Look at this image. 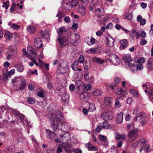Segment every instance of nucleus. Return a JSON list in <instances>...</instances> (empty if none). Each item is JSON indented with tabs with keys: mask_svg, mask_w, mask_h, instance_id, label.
I'll use <instances>...</instances> for the list:
<instances>
[{
	"mask_svg": "<svg viewBox=\"0 0 153 153\" xmlns=\"http://www.w3.org/2000/svg\"><path fill=\"white\" fill-rule=\"evenodd\" d=\"M55 115V118L53 115L51 116L50 122L51 125L52 126L53 130L55 131L58 128L59 122L62 120L63 117L61 112L59 111L56 112Z\"/></svg>",
	"mask_w": 153,
	"mask_h": 153,
	"instance_id": "obj_1",
	"label": "nucleus"
},
{
	"mask_svg": "<svg viewBox=\"0 0 153 153\" xmlns=\"http://www.w3.org/2000/svg\"><path fill=\"white\" fill-rule=\"evenodd\" d=\"M9 51L7 57V60H9L11 57L15 56L17 54V47L16 46H12L8 48Z\"/></svg>",
	"mask_w": 153,
	"mask_h": 153,
	"instance_id": "obj_2",
	"label": "nucleus"
},
{
	"mask_svg": "<svg viewBox=\"0 0 153 153\" xmlns=\"http://www.w3.org/2000/svg\"><path fill=\"white\" fill-rule=\"evenodd\" d=\"M134 119L135 121H140L142 126L146 123L145 115L140 113L136 114V116Z\"/></svg>",
	"mask_w": 153,
	"mask_h": 153,
	"instance_id": "obj_3",
	"label": "nucleus"
},
{
	"mask_svg": "<svg viewBox=\"0 0 153 153\" xmlns=\"http://www.w3.org/2000/svg\"><path fill=\"white\" fill-rule=\"evenodd\" d=\"M113 117V113L110 111L103 112L101 114V117L105 121L111 119Z\"/></svg>",
	"mask_w": 153,
	"mask_h": 153,
	"instance_id": "obj_4",
	"label": "nucleus"
},
{
	"mask_svg": "<svg viewBox=\"0 0 153 153\" xmlns=\"http://www.w3.org/2000/svg\"><path fill=\"white\" fill-rule=\"evenodd\" d=\"M109 59L115 65H118L119 63L120 59L118 57L114 54H111Z\"/></svg>",
	"mask_w": 153,
	"mask_h": 153,
	"instance_id": "obj_5",
	"label": "nucleus"
},
{
	"mask_svg": "<svg viewBox=\"0 0 153 153\" xmlns=\"http://www.w3.org/2000/svg\"><path fill=\"white\" fill-rule=\"evenodd\" d=\"M57 40L60 44L63 46H65L68 44V42L66 37H62L61 36L57 37Z\"/></svg>",
	"mask_w": 153,
	"mask_h": 153,
	"instance_id": "obj_6",
	"label": "nucleus"
},
{
	"mask_svg": "<svg viewBox=\"0 0 153 153\" xmlns=\"http://www.w3.org/2000/svg\"><path fill=\"white\" fill-rule=\"evenodd\" d=\"M57 68V73L61 74H65L69 71V69L68 67H63L59 68Z\"/></svg>",
	"mask_w": 153,
	"mask_h": 153,
	"instance_id": "obj_7",
	"label": "nucleus"
},
{
	"mask_svg": "<svg viewBox=\"0 0 153 153\" xmlns=\"http://www.w3.org/2000/svg\"><path fill=\"white\" fill-rule=\"evenodd\" d=\"M63 8L66 10H68L71 8L70 3L68 0H64L62 4Z\"/></svg>",
	"mask_w": 153,
	"mask_h": 153,
	"instance_id": "obj_8",
	"label": "nucleus"
},
{
	"mask_svg": "<svg viewBox=\"0 0 153 153\" xmlns=\"http://www.w3.org/2000/svg\"><path fill=\"white\" fill-rule=\"evenodd\" d=\"M90 97V94L88 92L86 91L82 93L80 96L81 99L84 101L88 100Z\"/></svg>",
	"mask_w": 153,
	"mask_h": 153,
	"instance_id": "obj_9",
	"label": "nucleus"
},
{
	"mask_svg": "<svg viewBox=\"0 0 153 153\" xmlns=\"http://www.w3.org/2000/svg\"><path fill=\"white\" fill-rule=\"evenodd\" d=\"M136 62L135 61H131V63L128 64V66L131 70L133 72H134L137 71V67L135 64Z\"/></svg>",
	"mask_w": 153,
	"mask_h": 153,
	"instance_id": "obj_10",
	"label": "nucleus"
},
{
	"mask_svg": "<svg viewBox=\"0 0 153 153\" xmlns=\"http://www.w3.org/2000/svg\"><path fill=\"white\" fill-rule=\"evenodd\" d=\"M132 125H128V131L129 133V134H137V133H139V131L137 129H131V127L132 128L134 126L133 124Z\"/></svg>",
	"mask_w": 153,
	"mask_h": 153,
	"instance_id": "obj_11",
	"label": "nucleus"
},
{
	"mask_svg": "<svg viewBox=\"0 0 153 153\" xmlns=\"http://www.w3.org/2000/svg\"><path fill=\"white\" fill-rule=\"evenodd\" d=\"M34 43V46L37 48H41L42 45V40L40 38H37L35 39Z\"/></svg>",
	"mask_w": 153,
	"mask_h": 153,
	"instance_id": "obj_12",
	"label": "nucleus"
},
{
	"mask_svg": "<svg viewBox=\"0 0 153 153\" xmlns=\"http://www.w3.org/2000/svg\"><path fill=\"white\" fill-rule=\"evenodd\" d=\"M129 35L131 38L132 39H134V37H136V39H138L140 36V33L139 32H137L136 30H133L131 33L129 34Z\"/></svg>",
	"mask_w": 153,
	"mask_h": 153,
	"instance_id": "obj_13",
	"label": "nucleus"
},
{
	"mask_svg": "<svg viewBox=\"0 0 153 153\" xmlns=\"http://www.w3.org/2000/svg\"><path fill=\"white\" fill-rule=\"evenodd\" d=\"M61 130L65 131L67 129H69L70 128L69 124L67 123L62 122L61 123Z\"/></svg>",
	"mask_w": 153,
	"mask_h": 153,
	"instance_id": "obj_14",
	"label": "nucleus"
},
{
	"mask_svg": "<svg viewBox=\"0 0 153 153\" xmlns=\"http://www.w3.org/2000/svg\"><path fill=\"white\" fill-rule=\"evenodd\" d=\"M65 15V13L63 11L61 10L59 11L58 13L56 15V17H58V21L59 22V23L62 21V19Z\"/></svg>",
	"mask_w": 153,
	"mask_h": 153,
	"instance_id": "obj_15",
	"label": "nucleus"
},
{
	"mask_svg": "<svg viewBox=\"0 0 153 153\" xmlns=\"http://www.w3.org/2000/svg\"><path fill=\"white\" fill-rule=\"evenodd\" d=\"M121 45L120 48L121 50H123L127 47L128 45V42L127 39H123L120 41Z\"/></svg>",
	"mask_w": 153,
	"mask_h": 153,
	"instance_id": "obj_16",
	"label": "nucleus"
},
{
	"mask_svg": "<svg viewBox=\"0 0 153 153\" xmlns=\"http://www.w3.org/2000/svg\"><path fill=\"white\" fill-rule=\"evenodd\" d=\"M147 67L149 71H150L153 69V59H149L147 62Z\"/></svg>",
	"mask_w": 153,
	"mask_h": 153,
	"instance_id": "obj_17",
	"label": "nucleus"
},
{
	"mask_svg": "<svg viewBox=\"0 0 153 153\" xmlns=\"http://www.w3.org/2000/svg\"><path fill=\"white\" fill-rule=\"evenodd\" d=\"M105 42L107 45L110 47H112L114 45V39L111 37H106Z\"/></svg>",
	"mask_w": 153,
	"mask_h": 153,
	"instance_id": "obj_18",
	"label": "nucleus"
},
{
	"mask_svg": "<svg viewBox=\"0 0 153 153\" xmlns=\"http://www.w3.org/2000/svg\"><path fill=\"white\" fill-rule=\"evenodd\" d=\"M56 91L60 95H62L63 93H65L66 92V88L64 87H57L56 89Z\"/></svg>",
	"mask_w": 153,
	"mask_h": 153,
	"instance_id": "obj_19",
	"label": "nucleus"
},
{
	"mask_svg": "<svg viewBox=\"0 0 153 153\" xmlns=\"http://www.w3.org/2000/svg\"><path fill=\"white\" fill-rule=\"evenodd\" d=\"M18 80L21 81V83L20 85L19 88L21 90L24 89L26 86L25 80L22 78L18 79Z\"/></svg>",
	"mask_w": 153,
	"mask_h": 153,
	"instance_id": "obj_20",
	"label": "nucleus"
},
{
	"mask_svg": "<svg viewBox=\"0 0 153 153\" xmlns=\"http://www.w3.org/2000/svg\"><path fill=\"white\" fill-rule=\"evenodd\" d=\"M85 146L90 151H97L98 150L97 147L94 146H92L91 144L90 143L86 144Z\"/></svg>",
	"mask_w": 153,
	"mask_h": 153,
	"instance_id": "obj_21",
	"label": "nucleus"
},
{
	"mask_svg": "<svg viewBox=\"0 0 153 153\" xmlns=\"http://www.w3.org/2000/svg\"><path fill=\"white\" fill-rule=\"evenodd\" d=\"M123 119V113L120 112L118 114L117 116V122L118 123H121Z\"/></svg>",
	"mask_w": 153,
	"mask_h": 153,
	"instance_id": "obj_22",
	"label": "nucleus"
},
{
	"mask_svg": "<svg viewBox=\"0 0 153 153\" xmlns=\"http://www.w3.org/2000/svg\"><path fill=\"white\" fill-rule=\"evenodd\" d=\"M69 96L66 92L62 94V99L63 101L67 103L69 101Z\"/></svg>",
	"mask_w": 153,
	"mask_h": 153,
	"instance_id": "obj_23",
	"label": "nucleus"
},
{
	"mask_svg": "<svg viewBox=\"0 0 153 153\" xmlns=\"http://www.w3.org/2000/svg\"><path fill=\"white\" fill-rule=\"evenodd\" d=\"M92 60L93 62L99 64H102L104 62V61L100 58L96 57H92Z\"/></svg>",
	"mask_w": 153,
	"mask_h": 153,
	"instance_id": "obj_24",
	"label": "nucleus"
},
{
	"mask_svg": "<svg viewBox=\"0 0 153 153\" xmlns=\"http://www.w3.org/2000/svg\"><path fill=\"white\" fill-rule=\"evenodd\" d=\"M149 145H146L142 147L140 150V153H147L149 150Z\"/></svg>",
	"mask_w": 153,
	"mask_h": 153,
	"instance_id": "obj_25",
	"label": "nucleus"
},
{
	"mask_svg": "<svg viewBox=\"0 0 153 153\" xmlns=\"http://www.w3.org/2000/svg\"><path fill=\"white\" fill-rule=\"evenodd\" d=\"M15 67L17 69V71L19 72H22L23 71V67L21 63L16 64L15 66Z\"/></svg>",
	"mask_w": 153,
	"mask_h": 153,
	"instance_id": "obj_26",
	"label": "nucleus"
},
{
	"mask_svg": "<svg viewBox=\"0 0 153 153\" xmlns=\"http://www.w3.org/2000/svg\"><path fill=\"white\" fill-rule=\"evenodd\" d=\"M123 60L126 63H128V64L130 63L131 61H134V60H131V57L128 55H127L124 56Z\"/></svg>",
	"mask_w": 153,
	"mask_h": 153,
	"instance_id": "obj_27",
	"label": "nucleus"
},
{
	"mask_svg": "<svg viewBox=\"0 0 153 153\" xmlns=\"http://www.w3.org/2000/svg\"><path fill=\"white\" fill-rule=\"evenodd\" d=\"M27 29L30 33L33 34L35 32L36 28L34 26L30 25L27 27Z\"/></svg>",
	"mask_w": 153,
	"mask_h": 153,
	"instance_id": "obj_28",
	"label": "nucleus"
},
{
	"mask_svg": "<svg viewBox=\"0 0 153 153\" xmlns=\"http://www.w3.org/2000/svg\"><path fill=\"white\" fill-rule=\"evenodd\" d=\"M66 29L64 27L59 28L57 30V33L59 35H61L63 33L66 32Z\"/></svg>",
	"mask_w": 153,
	"mask_h": 153,
	"instance_id": "obj_29",
	"label": "nucleus"
},
{
	"mask_svg": "<svg viewBox=\"0 0 153 153\" xmlns=\"http://www.w3.org/2000/svg\"><path fill=\"white\" fill-rule=\"evenodd\" d=\"M4 36L7 39H11L12 38V34L10 32L7 31L5 32Z\"/></svg>",
	"mask_w": 153,
	"mask_h": 153,
	"instance_id": "obj_30",
	"label": "nucleus"
},
{
	"mask_svg": "<svg viewBox=\"0 0 153 153\" xmlns=\"http://www.w3.org/2000/svg\"><path fill=\"white\" fill-rule=\"evenodd\" d=\"M130 93L134 97H138L139 94L138 92L134 89H130L129 90Z\"/></svg>",
	"mask_w": 153,
	"mask_h": 153,
	"instance_id": "obj_31",
	"label": "nucleus"
},
{
	"mask_svg": "<svg viewBox=\"0 0 153 153\" xmlns=\"http://www.w3.org/2000/svg\"><path fill=\"white\" fill-rule=\"evenodd\" d=\"M67 67L66 66V62L64 60H61L59 62V64L57 65V68H59L60 67Z\"/></svg>",
	"mask_w": 153,
	"mask_h": 153,
	"instance_id": "obj_32",
	"label": "nucleus"
},
{
	"mask_svg": "<svg viewBox=\"0 0 153 153\" xmlns=\"http://www.w3.org/2000/svg\"><path fill=\"white\" fill-rule=\"evenodd\" d=\"M87 52L88 53H91L93 54L97 53H98L97 51V49L94 48L87 50Z\"/></svg>",
	"mask_w": 153,
	"mask_h": 153,
	"instance_id": "obj_33",
	"label": "nucleus"
},
{
	"mask_svg": "<svg viewBox=\"0 0 153 153\" xmlns=\"http://www.w3.org/2000/svg\"><path fill=\"white\" fill-rule=\"evenodd\" d=\"M102 91L99 89H95L93 92V94L95 96H99L102 94Z\"/></svg>",
	"mask_w": 153,
	"mask_h": 153,
	"instance_id": "obj_34",
	"label": "nucleus"
},
{
	"mask_svg": "<svg viewBox=\"0 0 153 153\" xmlns=\"http://www.w3.org/2000/svg\"><path fill=\"white\" fill-rule=\"evenodd\" d=\"M78 61L75 62L71 66L72 69L74 71H77L78 69Z\"/></svg>",
	"mask_w": 153,
	"mask_h": 153,
	"instance_id": "obj_35",
	"label": "nucleus"
},
{
	"mask_svg": "<svg viewBox=\"0 0 153 153\" xmlns=\"http://www.w3.org/2000/svg\"><path fill=\"white\" fill-rule=\"evenodd\" d=\"M105 104L109 106H110L111 104V101L110 98L105 97L104 100Z\"/></svg>",
	"mask_w": 153,
	"mask_h": 153,
	"instance_id": "obj_36",
	"label": "nucleus"
},
{
	"mask_svg": "<svg viewBox=\"0 0 153 153\" xmlns=\"http://www.w3.org/2000/svg\"><path fill=\"white\" fill-rule=\"evenodd\" d=\"M88 111H89L93 112L96 109L95 105L93 103L89 104Z\"/></svg>",
	"mask_w": 153,
	"mask_h": 153,
	"instance_id": "obj_37",
	"label": "nucleus"
},
{
	"mask_svg": "<svg viewBox=\"0 0 153 153\" xmlns=\"http://www.w3.org/2000/svg\"><path fill=\"white\" fill-rule=\"evenodd\" d=\"M79 35L77 33H76L71 35V39H73L74 38L75 39H72V40L73 42H75L79 39Z\"/></svg>",
	"mask_w": 153,
	"mask_h": 153,
	"instance_id": "obj_38",
	"label": "nucleus"
},
{
	"mask_svg": "<svg viewBox=\"0 0 153 153\" xmlns=\"http://www.w3.org/2000/svg\"><path fill=\"white\" fill-rule=\"evenodd\" d=\"M71 6L73 7H76L79 4L78 0H72L70 2Z\"/></svg>",
	"mask_w": 153,
	"mask_h": 153,
	"instance_id": "obj_39",
	"label": "nucleus"
},
{
	"mask_svg": "<svg viewBox=\"0 0 153 153\" xmlns=\"http://www.w3.org/2000/svg\"><path fill=\"white\" fill-rule=\"evenodd\" d=\"M125 134H118L116 137V139L117 140H124L125 139Z\"/></svg>",
	"mask_w": 153,
	"mask_h": 153,
	"instance_id": "obj_40",
	"label": "nucleus"
},
{
	"mask_svg": "<svg viewBox=\"0 0 153 153\" xmlns=\"http://www.w3.org/2000/svg\"><path fill=\"white\" fill-rule=\"evenodd\" d=\"M60 145L63 148L65 149L69 148L71 147L69 144L66 143H61L60 144Z\"/></svg>",
	"mask_w": 153,
	"mask_h": 153,
	"instance_id": "obj_41",
	"label": "nucleus"
},
{
	"mask_svg": "<svg viewBox=\"0 0 153 153\" xmlns=\"http://www.w3.org/2000/svg\"><path fill=\"white\" fill-rule=\"evenodd\" d=\"M115 93L116 94L123 96V91L120 88L117 89L115 91Z\"/></svg>",
	"mask_w": 153,
	"mask_h": 153,
	"instance_id": "obj_42",
	"label": "nucleus"
},
{
	"mask_svg": "<svg viewBox=\"0 0 153 153\" xmlns=\"http://www.w3.org/2000/svg\"><path fill=\"white\" fill-rule=\"evenodd\" d=\"M91 65L90 63H88L86 62H85L83 64L84 68L85 70H87L90 67Z\"/></svg>",
	"mask_w": 153,
	"mask_h": 153,
	"instance_id": "obj_43",
	"label": "nucleus"
},
{
	"mask_svg": "<svg viewBox=\"0 0 153 153\" xmlns=\"http://www.w3.org/2000/svg\"><path fill=\"white\" fill-rule=\"evenodd\" d=\"M15 70L14 69H12L9 72H7L6 73V78L7 79L9 77H10V75L13 74L15 72Z\"/></svg>",
	"mask_w": 153,
	"mask_h": 153,
	"instance_id": "obj_44",
	"label": "nucleus"
},
{
	"mask_svg": "<svg viewBox=\"0 0 153 153\" xmlns=\"http://www.w3.org/2000/svg\"><path fill=\"white\" fill-rule=\"evenodd\" d=\"M95 39L93 37H91L89 41H88L87 44L89 45H92L95 43Z\"/></svg>",
	"mask_w": 153,
	"mask_h": 153,
	"instance_id": "obj_45",
	"label": "nucleus"
},
{
	"mask_svg": "<svg viewBox=\"0 0 153 153\" xmlns=\"http://www.w3.org/2000/svg\"><path fill=\"white\" fill-rule=\"evenodd\" d=\"M27 101L28 103L32 104H33L35 103L34 99L33 98L30 97L27 98Z\"/></svg>",
	"mask_w": 153,
	"mask_h": 153,
	"instance_id": "obj_46",
	"label": "nucleus"
},
{
	"mask_svg": "<svg viewBox=\"0 0 153 153\" xmlns=\"http://www.w3.org/2000/svg\"><path fill=\"white\" fill-rule=\"evenodd\" d=\"M103 128L102 125H99L97 127L95 130V131L96 132L99 133Z\"/></svg>",
	"mask_w": 153,
	"mask_h": 153,
	"instance_id": "obj_47",
	"label": "nucleus"
},
{
	"mask_svg": "<svg viewBox=\"0 0 153 153\" xmlns=\"http://www.w3.org/2000/svg\"><path fill=\"white\" fill-rule=\"evenodd\" d=\"M16 114L19 117L21 121H23L24 120V118L25 117L24 115L21 114L19 112H16Z\"/></svg>",
	"mask_w": 153,
	"mask_h": 153,
	"instance_id": "obj_48",
	"label": "nucleus"
},
{
	"mask_svg": "<svg viewBox=\"0 0 153 153\" xmlns=\"http://www.w3.org/2000/svg\"><path fill=\"white\" fill-rule=\"evenodd\" d=\"M27 51L28 52L30 53L33 54L34 55V56L35 55H36V54L34 53V51L33 50L32 48L30 46H28L27 47Z\"/></svg>",
	"mask_w": 153,
	"mask_h": 153,
	"instance_id": "obj_49",
	"label": "nucleus"
},
{
	"mask_svg": "<svg viewBox=\"0 0 153 153\" xmlns=\"http://www.w3.org/2000/svg\"><path fill=\"white\" fill-rule=\"evenodd\" d=\"M35 58H37V56L36 55H35L33 57H32L31 58V59L32 60V61L30 62L29 63V65L30 66L32 67L33 65V64H34L33 60H35Z\"/></svg>",
	"mask_w": 153,
	"mask_h": 153,
	"instance_id": "obj_50",
	"label": "nucleus"
},
{
	"mask_svg": "<svg viewBox=\"0 0 153 153\" xmlns=\"http://www.w3.org/2000/svg\"><path fill=\"white\" fill-rule=\"evenodd\" d=\"M125 18L128 20H131L132 17L131 14L129 13H127L124 15Z\"/></svg>",
	"mask_w": 153,
	"mask_h": 153,
	"instance_id": "obj_51",
	"label": "nucleus"
},
{
	"mask_svg": "<svg viewBox=\"0 0 153 153\" xmlns=\"http://www.w3.org/2000/svg\"><path fill=\"white\" fill-rule=\"evenodd\" d=\"M102 126H103V128L107 129L109 127V124L106 121H105L103 123Z\"/></svg>",
	"mask_w": 153,
	"mask_h": 153,
	"instance_id": "obj_52",
	"label": "nucleus"
},
{
	"mask_svg": "<svg viewBox=\"0 0 153 153\" xmlns=\"http://www.w3.org/2000/svg\"><path fill=\"white\" fill-rule=\"evenodd\" d=\"M11 27L13 29L16 30H19L20 28V27L19 25H16L15 24H12Z\"/></svg>",
	"mask_w": 153,
	"mask_h": 153,
	"instance_id": "obj_53",
	"label": "nucleus"
},
{
	"mask_svg": "<svg viewBox=\"0 0 153 153\" xmlns=\"http://www.w3.org/2000/svg\"><path fill=\"white\" fill-rule=\"evenodd\" d=\"M118 98H117L115 100V106L116 108H119L120 107V103L118 100Z\"/></svg>",
	"mask_w": 153,
	"mask_h": 153,
	"instance_id": "obj_54",
	"label": "nucleus"
},
{
	"mask_svg": "<svg viewBox=\"0 0 153 153\" xmlns=\"http://www.w3.org/2000/svg\"><path fill=\"white\" fill-rule=\"evenodd\" d=\"M143 68V66L142 64H138L137 65V71L142 70Z\"/></svg>",
	"mask_w": 153,
	"mask_h": 153,
	"instance_id": "obj_55",
	"label": "nucleus"
},
{
	"mask_svg": "<svg viewBox=\"0 0 153 153\" xmlns=\"http://www.w3.org/2000/svg\"><path fill=\"white\" fill-rule=\"evenodd\" d=\"M34 85L32 84H30L28 86V88L29 90L33 91L34 90Z\"/></svg>",
	"mask_w": 153,
	"mask_h": 153,
	"instance_id": "obj_56",
	"label": "nucleus"
},
{
	"mask_svg": "<svg viewBox=\"0 0 153 153\" xmlns=\"http://www.w3.org/2000/svg\"><path fill=\"white\" fill-rule=\"evenodd\" d=\"M140 142L142 143L146 144L147 143V141L145 138H141L139 140Z\"/></svg>",
	"mask_w": 153,
	"mask_h": 153,
	"instance_id": "obj_57",
	"label": "nucleus"
},
{
	"mask_svg": "<svg viewBox=\"0 0 153 153\" xmlns=\"http://www.w3.org/2000/svg\"><path fill=\"white\" fill-rule=\"evenodd\" d=\"M84 60V58L83 56L80 55L79 56V62H79L80 63H82L83 62V61Z\"/></svg>",
	"mask_w": 153,
	"mask_h": 153,
	"instance_id": "obj_58",
	"label": "nucleus"
},
{
	"mask_svg": "<svg viewBox=\"0 0 153 153\" xmlns=\"http://www.w3.org/2000/svg\"><path fill=\"white\" fill-rule=\"evenodd\" d=\"M79 12L82 15L84 16L85 13L86 11L85 9H79Z\"/></svg>",
	"mask_w": 153,
	"mask_h": 153,
	"instance_id": "obj_59",
	"label": "nucleus"
},
{
	"mask_svg": "<svg viewBox=\"0 0 153 153\" xmlns=\"http://www.w3.org/2000/svg\"><path fill=\"white\" fill-rule=\"evenodd\" d=\"M65 22L66 23H68L70 21V18L68 16L65 17L64 18Z\"/></svg>",
	"mask_w": 153,
	"mask_h": 153,
	"instance_id": "obj_60",
	"label": "nucleus"
},
{
	"mask_svg": "<svg viewBox=\"0 0 153 153\" xmlns=\"http://www.w3.org/2000/svg\"><path fill=\"white\" fill-rule=\"evenodd\" d=\"M145 62L144 58L143 57H142L139 59L137 62L138 64H141Z\"/></svg>",
	"mask_w": 153,
	"mask_h": 153,
	"instance_id": "obj_61",
	"label": "nucleus"
},
{
	"mask_svg": "<svg viewBox=\"0 0 153 153\" xmlns=\"http://www.w3.org/2000/svg\"><path fill=\"white\" fill-rule=\"evenodd\" d=\"M147 43V41L144 39H141L140 42V45H142L146 44Z\"/></svg>",
	"mask_w": 153,
	"mask_h": 153,
	"instance_id": "obj_62",
	"label": "nucleus"
},
{
	"mask_svg": "<svg viewBox=\"0 0 153 153\" xmlns=\"http://www.w3.org/2000/svg\"><path fill=\"white\" fill-rule=\"evenodd\" d=\"M99 138L101 140L103 141L105 140L106 139V137L102 135H100L99 137Z\"/></svg>",
	"mask_w": 153,
	"mask_h": 153,
	"instance_id": "obj_63",
	"label": "nucleus"
},
{
	"mask_svg": "<svg viewBox=\"0 0 153 153\" xmlns=\"http://www.w3.org/2000/svg\"><path fill=\"white\" fill-rule=\"evenodd\" d=\"M23 123L26 126H29V122L26 119L24 120L23 121Z\"/></svg>",
	"mask_w": 153,
	"mask_h": 153,
	"instance_id": "obj_64",
	"label": "nucleus"
}]
</instances>
